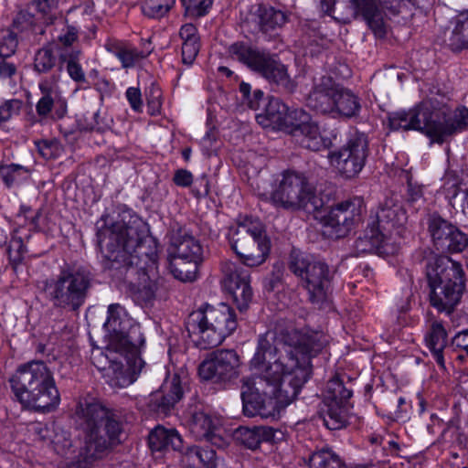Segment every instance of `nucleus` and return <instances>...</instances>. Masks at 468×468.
Instances as JSON below:
<instances>
[{
	"label": "nucleus",
	"instance_id": "f257e3e1",
	"mask_svg": "<svg viewBox=\"0 0 468 468\" xmlns=\"http://www.w3.org/2000/svg\"><path fill=\"white\" fill-rule=\"evenodd\" d=\"M329 343L322 331L287 328L261 335L250 366L261 375L243 378L241 399L248 417H273L298 396L311 374V358Z\"/></svg>",
	"mask_w": 468,
	"mask_h": 468
},
{
	"label": "nucleus",
	"instance_id": "f03ea898",
	"mask_svg": "<svg viewBox=\"0 0 468 468\" xmlns=\"http://www.w3.org/2000/svg\"><path fill=\"white\" fill-rule=\"evenodd\" d=\"M98 245L108 268L126 269L130 277L139 274L138 289L148 288L149 295L153 290L148 284L149 277L141 265L148 259L144 250L147 239L144 223L131 212H123L111 225L101 228L97 232Z\"/></svg>",
	"mask_w": 468,
	"mask_h": 468
},
{
	"label": "nucleus",
	"instance_id": "7ed1b4c3",
	"mask_svg": "<svg viewBox=\"0 0 468 468\" xmlns=\"http://www.w3.org/2000/svg\"><path fill=\"white\" fill-rule=\"evenodd\" d=\"M75 421L82 436L78 460L81 468L101 460L122 442L124 423L121 413L94 399H80Z\"/></svg>",
	"mask_w": 468,
	"mask_h": 468
},
{
	"label": "nucleus",
	"instance_id": "20e7f679",
	"mask_svg": "<svg viewBox=\"0 0 468 468\" xmlns=\"http://www.w3.org/2000/svg\"><path fill=\"white\" fill-rule=\"evenodd\" d=\"M9 383L15 398L24 408L48 412L59 403L53 375L43 361L32 360L20 365Z\"/></svg>",
	"mask_w": 468,
	"mask_h": 468
},
{
	"label": "nucleus",
	"instance_id": "39448f33",
	"mask_svg": "<svg viewBox=\"0 0 468 468\" xmlns=\"http://www.w3.org/2000/svg\"><path fill=\"white\" fill-rule=\"evenodd\" d=\"M93 275L84 266L65 265L58 275L39 283L45 299L55 309L78 313L92 287Z\"/></svg>",
	"mask_w": 468,
	"mask_h": 468
},
{
	"label": "nucleus",
	"instance_id": "423d86ee",
	"mask_svg": "<svg viewBox=\"0 0 468 468\" xmlns=\"http://www.w3.org/2000/svg\"><path fill=\"white\" fill-rule=\"evenodd\" d=\"M235 311L227 303L207 304L187 316L186 328L200 349L219 346L237 328Z\"/></svg>",
	"mask_w": 468,
	"mask_h": 468
},
{
	"label": "nucleus",
	"instance_id": "0eeeda50",
	"mask_svg": "<svg viewBox=\"0 0 468 468\" xmlns=\"http://www.w3.org/2000/svg\"><path fill=\"white\" fill-rule=\"evenodd\" d=\"M430 303L438 312L448 314L459 304L465 289L462 265L447 256L430 261L426 271Z\"/></svg>",
	"mask_w": 468,
	"mask_h": 468
},
{
	"label": "nucleus",
	"instance_id": "6e6552de",
	"mask_svg": "<svg viewBox=\"0 0 468 468\" xmlns=\"http://www.w3.org/2000/svg\"><path fill=\"white\" fill-rule=\"evenodd\" d=\"M306 105L318 113L347 119L357 116L361 110L359 98L327 75L314 78Z\"/></svg>",
	"mask_w": 468,
	"mask_h": 468
},
{
	"label": "nucleus",
	"instance_id": "1a4fd4ad",
	"mask_svg": "<svg viewBox=\"0 0 468 468\" xmlns=\"http://www.w3.org/2000/svg\"><path fill=\"white\" fill-rule=\"evenodd\" d=\"M229 52L233 58L261 75L271 85H275L287 93H292L295 90L294 80H292L287 67L281 62L277 55L242 42L232 44Z\"/></svg>",
	"mask_w": 468,
	"mask_h": 468
},
{
	"label": "nucleus",
	"instance_id": "9d476101",
	"mask_svg": "<svg viewBox=\"0 0 468 468\" xmlns=\"http://www.w3.org/2000/svg\"><path fill=\"white\" fill-rule=\"evenodd\" d=\"M228 238L231 249L249 267L261 265L267 259L271 243L259 218L246 217L229 229Z\"/></svg>",
	"mask_w": 468,
	"mask_h": 468
},
{
	"label": "nucleus",
	"instance_id": "9b49d317",
	"mask_svg": "<svg viewBox=\"0 0 468 468\" xmlns=\"http://www.w3.org/2000/svg\"><path fill=\"white\" fill-rule=\"evenodd\" d=\"M272 204L286 210L320 211L324 203L314 186L302 173L286 171L271 197Z\"/></svg>",
	"mask_w": 468,
	"mask_h": 468
},
{
	"label": "nucleus",
	"instance_id": "f8f14e48",
	"mask_svg": "<svg viewBox=\"0 0 468 468\" xmlns=\"http://www.w3.org/2000/svg\"><path fill=\"white\" fill-rule=\"evenodd\" d=\"M289 269L302 278L309 294V301L318 309L329 306V291L333 273L321 261L312 260L302 253H292Z\"/></svg>",
	"mask_w": 468,
	"mask_h": 468
},
{
	"label": "nucleus",
	"instance_id": "ddd939ff",
	"mask_svg": "<svg viewBox=\"0 0 468 468\" xmlns=\"http://www.w3.org/2000/svg\"><path fill=\"white\" fill-rule=\"evenodd\" d=\"M104 327L109 332L107 346L111 352L123 348L135 352L136 348H142L144 345L145 339L140 325L120 303H112L108 306Z\"/></svg>",
	"mask_w": 468,
	"mask_h": 468
},
{
	"label": "nucleus",
	"instance_id": "4468645a",
	"mask_svg": "<svg viewBox=\"0 0 468 468\" xmlns=\"http://www.w3.org/2000/svg\"><path fill=\"white\" fill-rule=\"evenodd\" d=\"M128 349L111 352L107 346L105 358L109 364L97 366L106 382L113 388H122L133 384L145 366L140 356L141 348H136L135 352H130Z\"/></svg>",
	"mask_w": 468,
	"mask_h": 468
},
{
	"label": "nucleus",
	"instance_id": "2eb2a0df",
	"mask_svg": "<svg viewBox=\"0 0 468 468\" xmlns=\"http://www.w3.org/2000/svg\"><path fill=\"white\" fill-rule=\"evenodd\" d=\"M436 98L429 97L423 100L415 108L405 112H393L388 117V123L392 130H416L425 133L434 142L433 114Z\"/></svg>",
	"mask_w": 468,
	"mask_h": 468
},
{
	"label": "nucleus",
	"instance_id": "dca6fc26",
	"mask_svg": "<svg viewBox=\"0 0 468 468\" xmlns=\"http://www.w3.org/2000/svg\"><path fill=\"white\" fill-rule=\"evenodd\" d=\"M368 155V141L365 133H356L337 152L329 155L332 165L345 177L356 176L364 167Z\"/></svg>",
	"mask_w": 468,
	"mask_h": 468
},
{
	"label": "nucleus",
	"instance_id": "f3484780",
	"mask_svg": "<svg viewBox=\"0 0 468 468\" xmlns=\"http://www.w3.org/2000/svg\"><path fill=\"white\" fill-rule=\"evenodd\" d=\"M239 356L232 349H220L209 353L198 367V375L214 383L229 382L239 375Z\"/></svg>",
	"mask_w": 468,
	"mask_h": 468
},
{
	"label": "nucleus",
	"instance_id": "a211bd4d",
	"mask_svg": "<svg viewBox=\"0 0 468 468\" xmlns=\"http://www.w3.org/2000/svg\"><path fill=\"white\" fill-rule=\"evenodd\" d=\"M221 271L224 290L231 295L240 312L246 311L253 297L250 271L243 265L232 261L223 262Z\"/></svg>",
	"mask_w": 468,
	"mask_h": 468
},
{
	"label": "nucleus",
	"instance_id": "6ab92c4d",
	"mask_svg": "<svg viewBox=\"0 0 468 468\" xmlns=\"http://www.w3.org/2000/svg\"><path fill=\"white\" fill-rule=\"evenodd\" d=\"M363 201L353 198L337 203L324 217L329 235L335 239L346 237L361 219Z\"/></svg>",
	"mask_w": 468,
	"mask_h": 468
},
{
	"label": "nucleus",
	"instance_id": "aec40b11",
	"mask_svg": "<svg viewBox=\"0 0 468 468\" xmlns=\"http://www.w3.org/2000/svg\"><path fill=\"white\" fill-rule=\"evenodd\" d=\"M433 114L434 142L442 144L454 133L468 128V108L462 106L450 112L444 102L436 99Z\"/></svg>",
	"mask_w": 468,
	"mask_h": 468
},
{
	"label": "nucleus",
	"instance_id": "412c9836",
	"mask_svg": "<svg viewBox=\"0 0 468 468\" xmlns=\"http://www.w3.org/2000/svg\"><path fill=\"white\" fill-rule=\"evenodd\" d=\"M429 231L437 250L460 252L468 245V238L455 226L438 215L429 218Z\"/></svg>",
	"mask_w": 468,
	"mask_h": 468
},
{
	"label": "nucleus",
	"instance_id": "4be33fe9",
	"mask_svg": "<svg viewBox=\"0 0 468 468\" xmlns=\"http://www.w3.org/2000/svg\"><path fill=\"white\" fill-rule=\"evenodd\" d=\"M58 83V75L56 74L41 80L38 83L41 97L37 102L36 111L41 119L50 117L60 120L67 113V101L61 96Z\"/></svg>",
	"mask_w": 468,
	"mask_h": 468
},
{
	"label": "nucleus",
	"instance_id": "5701e85b",
	"mask_svg": "<svg viewBox=\"0 0 468 468\" xmlns=\"http://www.w3.org/2000/svg\"><path fill=\"white\" fill-rule=\"evenodd\" d=\"M302 116L306 117L303 110L290 111L279 98H271L264 111L257 114L256 119L258 123L265 128L289 129L294 125V120Z\"/></svg>",
	"mask_w": 468,
	"mask_h": 468
},
{
	"label": "nucleus",
	"instance_id": "b1692460",
	"mask_svg": "<svg viewBox=\"0 0 468 468\" xmlns=\"http://www.w3.org/2000/svg\"><path fill=\"white\" fill-rule=\"evenodd\" d=\"M370 226L384 234L388 239L395 229H399L407 222V214L401 204L393 197H387L379 206L375 216L368 219Z\"/></svg>",
	"mask_w": 468,
	"mask_h": 468
},
{
	"label": "nucleus",
	"instance_id": "393cba45",
	"mask_svg": "<svg viewBox=\"0 0 468 468\" xmlns=\"http://www.w3.org/2000/svg\"><path fill=\"white\" fill-rule=\"evenodd\" d=\"M182 378L175 373L168 377L161 386V389L151 396L150 405L158 413L168 414L183 397Z\"/></svg>",
	"mask_w": 468,
	"mask_h": 468
},
{
	"label": "nucleus",
	"instance_id": "a878e982",
	"mask_svg": "<svg viewBox=\"0 0 468 468\" xmlns=\"http://www.w3.org/2000/svg\"><path fill=\"white\" fill-rule=\"evenodd\" d=\"M298 118L300 122H294L290 132L294 137L300 138L303 147L312 151H321L331 147V139L321 132L316 122L307 121V113L306 117Z\"/></svg>",
	"mask_w": 468,
	"mask_h": 468
},
{
	"label": "nucleus",
	"instance_id": "bb28decb",
	"mask_svg": "<svg viewBox=\"0 0 468 468\" xmlns=\"http://www.w3.org/2000/svg\"><path fill=\"white\" fill-rule=\"evenodd\" d=\"M353 16L361 15L377 37L386 35V25L376 0H348Z\"/></svg>",
	"mask_w": 468,
	"mask_h": 468
},
{
	"label": "nucleus",
	"instance_id": "cd10ccee",
	"mask_svg": "<svg viewBox=\"0 0 468 468\" xmlns=\"http://www.w3.org/2000/svg\"><path fill=\"white\" fill-rule=\"evenodd\" d=\"M190 432L197 440L213 441L218 420L201 409L189 410L186 413Z\"/></svg>",
	"mask_w": 468,
	"mask_h": 468
},
{
	"label": "nucleus",
	"instance_id": "c85d7f7f",
	"mask_svg": "<svg viewBox=\"0 0 468 468\" xmlns=\"http://www.w3.org/2000/svg\"><path fill=\"white\" fill-rule=\"evenodd\" d=\"M148 441L151 450L157 452L168 449L180 451L183 446V440L176 429L160 425L150 432Z\"/></svg>",
	"mask_w": 468,
	"mask_h": 468
},
{
	"label": "nucleus",
	"instance_id": "c756f323",
	"mask_svg": "<svg viewBox=\"0 0 468 468\" xmlns=\"http://www.w3.org/2000/svg\"><path fill=\"white\" fill-rule=\"evenodd\" d=\"M235 435L244 446L255 450L262 442L272 441L275 430L269 426L240 427L236 431Z\"/></svg>",
	"mask_w": 468,
	"mask_h": 468
},
{
	"label": "nucleus",
	"instance_id": "7c9ffc66",
	"mask_svg": "<svg viewBox=\"0 0 468 468\" xmlns=\"http://www.w3.org/2000/svg\"><path fill=\"white\" fill-rule=\"evenodd\" d=\"M182 463L188 467L216 468L218 458L211 447L191 446L182 454Z\"/></svg>",
	"mask_w": 468,
	"mask_h": 468
},
{
	"label": "nucleus",
	"instance_id": "2f4dec72",
	"mask_svg": "<svg viewBox=\"0 0 468 468\" xmlns=\"http://www.w3.org/2000/svg\"><path fill=\"white\" fill-rule=\"evenodd\" d=\"M425 339L427 346L437 364L441 368H445L443 350L447 346V332L441 323H432Z\"/></svg>",
	"mask_w": 468,
	"mask_h": 468
},
{
	"label": "nucleus",
	"instance_id": "473e14b6",
	"mask_svg": "<svg viewBox=\"0 0 468 468\" xmlns=\"http://www.w3.org/2000/svg\"><path fill=\"white\" fill-rule=\"evenodd\" d=\"M286 13L272 6H260L257 24L263 34H272L282 28L287 22Z\"/></svg>",
	"mask_w": 468,
	"mask_h": 468
},
{
	"label": "nucleus",
	"instance_id": "72a5a7b5",
	"mask_svg": "<svg viewBox=\"0 0 468 468\" xmlns=\"http://www.w3.org/2000/svg\"><path fill=\"white\" fill-rule=\"evenodd\" d=\"M386 239L387 238L384 234H382L379 229L370 226V223L368 222L363 236H360L355 241L354 250L356 251V255L360 256L362 254L376 251L382 247Z\"/></svg>",
	"mask_w": 468,
	"mask_h": 468
},
{
	"label": "nucleus",
	"instance_id": "f704fd0d",
	"mask_svg": "<svg viewBox=\"0 0 468 468\" xmlns=\"http://www.w3.org/2000/svg\"><path fill=\"white\" fill-rule=\"evenodd\" d=\"M105 48L113 54L121 61L122 68L128 69L135 65L144 56L137 48H133L127 43L109 40L105 44Z\"/></svg>",
	"mask_w": 468,
	"mask_h": 468
},
{
	"label": "nucleus",
	"instance_id": "c9c22d12",
	"mask_svg": "<svg viewBox=\"0 0 468 468\" xmlns=\"http://www.w3.org/2000/svg\"><path fill=\"white\" fill-rule=\"evenodd\" d=\"M444 41L452 51L468 48V12L456 17L455 26Z\"/></svg>",
	"mask_w": 468,
	"mask_h": 468
},
{
	"label": "nucleus",
	"instance_id": "e433bc0d",
	"mask_svg": "<svg viewBox=\"0 0 468 468\" xmlns=\"http://www.w3.org/2000/svg\"><path fill=\"white\" fill-rule=\"evenodd\" d=\"M352 389L346 387L338 377H335L327 382L324 395V403L346 405L352 397Z\"/></svg>",
	"mask_w": 468,
	"mask_h": 468
},
{
	"label": "nucleus",
	"instance_id": "4c0bfd02",
	"mask_svg": "<svg viewBox=\"0 0 468 468\" xmlns=\"http://www.w3.org/2000/svg\"><path fill=\"white\" fill-rule=\"evenodd\" d=\"M451 206L468 218V181L453 183L445 188Z\"/></svg>",
	"mask_w": 468,
	"mask_h": 468
},
{
	"label": "nucleus",
	"instance_id": "58836bf2",
	"mask_svg": "<svg viewBox=\"0 0 468 468\" xmlns=\"http://www.w3.org/2000/svg\"><path fill=\"white\" fill-rule=\"evenodd\" d=\"M176 246V250L174 256L181 257L196 263H199L202 261V246L193 236L184 235Z\"/></svg>",
	"mask_w": 468,
	"mask_h": 468
},
{
	"label": "nucleus",
	"instance_id": "ea45409f",
	"mask_svg": "<svg viewBox=\"0 0 468 468\" xmlns=\"http://www.w3.org/2000/svg\"><path fill=\"white\" fill-rule=\"evenodd\" d=\"M310 468H346L340 457L329 448L313 452L309 458Z\"/></svg>",
	"mask_w": 468,
	"mask_h": 468
},
{
	"label": "nucleus",
	"instance_id": "a19ab883",
	"mask_svg": "<svg viewBox=\"0 0 468 468\" xmlns=\"http://www.w3.org/2000/svg\"><path fill=\"white\" fill-rule=\"evenodd\" d=\"M197 264L181 257L173 256L169 269L176 279L182 282H192L197 277Z\"/></svg>",
	"mask_w": 468,
	"mask_h": 468
},
{
	"label": "nucleus",
	"instance_id": "79ce46f5",
	"mask_svg": "<svg viewBox=\"0 0 468 468\" xmlns=\"http://www.w3.org/2000/svg\"><path fill=\"white\" fill-rule=\"evenodd\" d=\"M322 414L324 424L325 427L332 431L340 430L346 426V413L345 405H336L335 403H324Z\"/></svg>",
	"mask_w": 468,
	"mask_h": 468
},
{
	"label": "nucleus",
	"instance_id": "37998d69",
	"mask_svg": "<svg viewBox=\"0 0 468 468\" xmlns=\"http://www.w3.org/2000/svg\"><path fill=\"white\" fill-rule=\"evenodd\" d=\"M80 54V50L76 48L62 50L59 54V58L67 63V71L74 81L86 82L85 72L79 63Z\"/></svg>",
	"mask_w": 468,
	"mask_h": 468
},
{
	"label": "nucleus",
	"instance_id": "c03bdc74",
	"mask_svg": "<svg viewBox=\"0 0 468 468\" xmlns=\"http://www.w3.org/2000/svg\"><path fill=\"white\" fill-rule=\"evenodd\" d=\"M29 170L20 165L10 164L0 166V178L7 187L15 186L27 179Z\"/></svg>",
	"mask_w": 468,
	"mask_h": 468
},
{
	"label": "nucleus",
	"instance_id": "a18cd8bd",
	"mask_svg": "<svg viewBox=\"0 0 468 468\" xmlns=\"http://www.w3.org/2000/svg\"><path fill=\"white\" fill-rule=\"evenodd\" d=\"M175 3L176 0H144L141 9L145 16L159 19L169 13Z\"/></svg>",
	"mask_w": 468,
	"mask_h": 468
},
{
	"label": "nucleus",
	"instance_id": "49530a36",
	"mask_svg": "<svg viewBox=\"0 0 468 468\" xmlns=\"http://www.w3.org/2000/svg\"><path fill=\"white\" fill-rule=\"evenodd\" d=\"M57 58L49 46L38 49L34 58V69L38 73H48L56 65Z\"/></svg>",
	"mask_w": 468,
	"mask_h": 468
},
{
	"label": "nucleus",
	"instance_id": "de8ad7c7",
	"mask_svg": "<svg viewBox=\"0 0 468 468\" xmlns=\"http://www.w3.org/2000/svg\"><path fill=\"white\" fill-rule=\"evenodd\" d=\"M239 93L241 94L242 103L246 104L251 110H258L263 101V92L257 89L251 91L249 83L242 81L239 84Z\"/></svg>",
	"mask_w": 468,
	"mask_h": 468
},
{
	"label": "nucleus",
	"instance_id": "09e8293b",
	"mask_svg": "<svg viewBox=\"0 0 468 468\" xmlns=\"http://www.w3.org/2000/svg\"><path fill=\"white\" fill-rule=\"evenodd\" d=\"M17 45V36L14 31L5 29L0 32V58H8L13 56Z\"/></svg>",
	"mask_w": 468,
	"mask_h": 468
},
{
	"label": "nucleus",
	"instance_id": "8fccbe9b",
	"mask_svg": "<svg viewBox=\"0 0 468 468\" xmlns=\"http://www.w3.org/2000/svg\"><path fill=\"white\" fill-rule=\"evenodd\" d=\"M450 347L457 353L456 358L463 361L468 357V330L459 332L452 339Z\"/></svg>",
	"mask_w": 468,
	"mask_h": 468
},
{
	"label": "nucleus",
	"instance_id": "3c124183",
	"mask_svg": "<svg viewBox=\"0 0 468 468\" xmlns=\"http://www.w3.org/2000/svg\"><path fill=\"white\" fill-rule=\"evenodd\" d=\"M33 5L50 23L58 16V0H33Z\"/></svg>",
	"mask_w": 468,
	"mask_h": 468
},
{
	"label": "nucleus",
	"instance_id": "603ef678",
	"mask_svg": "<svg viewBox=\"0 0 468 468\" xmlns=\"http://www.w3.org/2000/svg\"><path fill=\"white\" fill-rule=\"evenodd\" d=\"M23 102L17 99H12L0 104V122H7L13 116L17 115L22 108Z\"/></svg>",
	"mask_w": 468,
	"mask_h": 468
},
{
	"label": "nucleus",
	"instance_id": "864d4df0",
	"mask_svg": "<svg viewBox=\"0 0 468 468\" xmlns=\"http://www.w3.org/2000/svg\"><path fill=\"white\" fill-rule=\"evenodd\" d=\"M37 148L38 153L45 159L57 158L61 152V147L57 141L43 140L37 142Z\"/></svg>",
	"mask_w": 468,
	"mask_h": 468
},
{
	"label": "nucleus",
	"instance_id": "5fc2aeb1",
	"mask_svg": "<svg viewBox=\"0 0 468 468\" xmlns=\"http://www.w3.org/2000/svg\"><path fill=\"white\" fill-rule=\"evenodd\" d=\"M407 200L414 208L419 209L424 204L422 186L409 180Z\"/></svg>",
	"mask_w": 468,
	"mask_h": 468
},
{
	"label": "nucleus",
	"instance_id": "6e6d98bb",
	"mask_svg": "<svg viewBox=\"0 0 468 468\" xmlns=\"http://www.w3.org/2000/svg\"><path fill=\"white\" fill-rule=\"evenodd\" d=\"M35 16L27 10H20L13 20V27L18 31L31 28L35 24Z\"/></svg>",
	"mask_w": 468,
	"mask_h": 468
},
{
	"label": "nucleus",
	"instance_id": "4d7b16f0",
	"mask_svg": "<svg viewBox=\"0 0 468 468\" xmlns=\"http://www.w3.org/2000/svg\"><path fill=\"white\" fill-rule=\"evenodd\" d=\"M200 48L199 40L185 41L182 44V61L191 65L196 59Z\"/></svg>",
	"mask_w": 468,
	"mask_h": 468
},
{
	"label": "nucleus",
	"instance_id": "13d9d810",
	"mask_svg": "<svg viewBox=\"0 0 468 468\" xmlns=\"http://www.w3.org/2000/svg\"><path fill=\"white\" fill-rule=\"evenodd\" d=\"M52 444L55 452L59 455L67 454L68 451L72 446L70 439L65 434H57L52 441Z\"/></svg>",
	"mask_w": 468,
	"mask_h": 468
},
{
	"label": "nucleus",
	"instance_id": "bf43d9fd",
	"mask_svg": "<svg viewBox=\"0 0 468 468\" xmlns=\"http://www.w3.org/2000/svg\"><path fill=\"white\" fill-rule=\"evenodd\" d=\"M126 98L133 111L137 112H142L143 101L139 89L133 87L128 88L126 90Z\"/></svg>",
	"mask_w": 468,
	"mask_h": 468
},
{
	"label": "nucleus",
	"instance_id": "052dcab7",
	"mask_svg": "<svg viewBox=\"0 0 468 468\" xmlns=\"http://www.w3.org/2000/svg\"><path fill=\"white\" fill-rule=\"evenodd\" d=\"M78 30L72 26H68L66 32L58 37V41L64 46L63 50H70L69 48L77 40Z\"/></svg>",
	"mask_w": 468,
	"mask_h": 468
},
{
	"label": "nucleus",
	"instance_id": "680f3d73",
	"mask_svg": "<svg viewBox=\"0 0 468 468\" xmlns=\"http://www.w3.org/2000/svg\"><path fill=\"white\" fill-rule=\"evenodd\" d=\"M213 0H200L198 3L186 7L190 15L200 17L205 16L211 7Z\"/></svg>",
	"mask_w": 468,
	"mask_h": 468
},
{
	"label": "nucleus",
	"instance_id": "e2e57ef3",
	"mask_svg": "<svg viewBox=\"0 0 468 468\" xmlns=\"http://www.w3.org/2000/svg\"><path fill=\"white\" fill-rule=\"evenodd\" d=\"M174 182L178 186L186 187L193 182V175L186 169H178L174 176Z\"/></svg>",
	"mask_w": 468,
	"mask_h": 468
},
{
	"label": "nucleus",
	"instance_id": "0e129e2a",
	"mask_svg": "<svg viewBox=\"0 0 468 468\" xmlns=\"http://www.w3.org/2000/svg\"><path fill=\"white\" fill-rule=\"evenodd\" d=\"M24 251V246L19 239H15L11 242L8 248V255L11 261L18 263L22 260V253Z\"/></svg>",
	"mask_w": 468,
	"mask_h": 468
},
{
	"label": "nucleus",
	"instance_id": "69168bd1",
	"mask_svg": "<svg viewBox=\"0 0 468 468\" xmlns=\"http://www.w3.org/2000/svg\"><path fill=\"white\" fill-rule=\"evenodd\" d=\"M179 36L183 42L199 40L197 30L193 24H186L182 26L179 31Z\"/></svg>",
	"mask_w": 468,
	"mask_h": 468
},
{
	"label": "nucleus",
	"instance_id": "338daca9",
	"mask_svg": "<svg viewBox=\"0 0 468 468\" xmlns=\"http://www.w3.org/2000/svg\"><path fill=\"white\" fill-rule=\"evenodd\" d=\"M17 68L16 64L0 58V79L12 78L16 73Z\"/></svg>",
	"mask_w": 468,
	"mask_h": 468
},
{
	"label": "nucleus",
	"instance_id": "774afa93",
	"mask_svg": "<svg viewBox=\"0 0 468 468\" xmlns=\"http://www.w3.org/2000/svg\"><path fill=\"white\" fill-rule=\"evenodd\" d=\"M412 5L420 6V0H408ZM376 4L381 5L383 8L390 10L392 14H397L399 12V0H376Z\"/></svg>",
	"mask_w": 468,
	"mask_h": 468
}]
</instances>
